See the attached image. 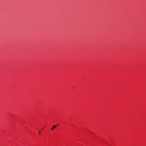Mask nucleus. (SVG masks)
Masks as SVG:
<instances>
[{"label":"nucleus","mask_w":146,"mask_h":146,"mask_svg":"<svg viewBox=\"0 0 146 146\" xmlns=\"http://www.w3.org/2000/svg\"><path fill=\"white\" fill-rule=\"evenodd\" d=\"M58 125H59V124H58Z\"/></svg>","instance_id":"7ed1b4c3"},{"label":"nucleus","mask_w":146,"mask_h":146,"mask_svg":"<svg viewBox=\"0 0 146 146\" xmlns=\"http://www.w3.org/2000/svg\"><path fill=\"white\" fill-rule=\"evenodd\" d=\"M38 133H39V134H40V131H38Z\"/></svg>","instance_id":"f03ea898"},{"label":"nucleus","mask_w":146,"mask_h":146,"mask_svg":"<svg viewBox=\"0 0 146 146\" xmlns=\"http://www.w3.org/2000/svg\"><path fill=\"white\" fill-rule=\"evenodd\" d=\"M57 125H54L53 126V127L52 128H51V130H53V129L55 128H56L57 126Z\"/></svg>","instance_id":"f257e3e1"}]
</instances>
